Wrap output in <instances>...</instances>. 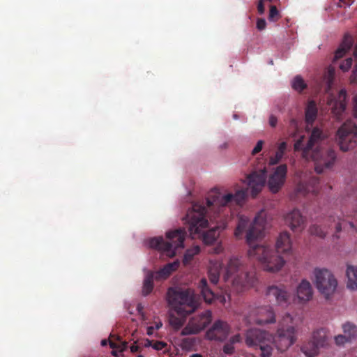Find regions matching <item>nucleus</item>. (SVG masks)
I'll use <instances>...</instances> for the list:
<instances>
[{"label": "nucleus", "instance_id": "obj_1", "mask_svg": "<svg viewBox=\"0 0 357 357\" xmlns=\"http://www.w3.org/2000/svg\"><path fill=\"white\" fill-rule=\"evenodd\" d=\"M248 189L242 188L237 190L235 194L229 193L222 195L220 192L213 190L206 198L207 208L199 204L192 205L183 218L185 224L188 225V229L192 238H202L205 244L213 243L219 236V227H213L207 231L208 222L206 218L207 211L213 212L218 216L234 202L241 205L248 195Z\"/></svg>", "mask_w": 357, "mask_h": 357}, {"label": "nucleus", "instance_id": "obj_2", "mask_svg": "<svg viewBox=\"0 0 357 357\" xmlns=\"http://www.w3.org/2000/svg\"><path fill=\"white\" fill-rule=\"evenodd\" d=\"M264 229L265 220L261 215H258L252 221L241 215L238 218L234 235L236 238L241 239L245 234L246 242L250 246L249 257L259 261L266 271L276 272L284 266L283 258L267 245H254L255 241L264 236Z\"/></svg>", "mask_w": 357, "mask_h": 357}, {"label": "nucleus", "instance_id": "obj_3", "mask_svg": "<svg viewBox=\"0 0 357 357\" xmlns=\"http://www.w3.org/2000/svg\"><path fill=\"white\" fill-rule=\"evenodd\" d=\"M328 137V133L318 127L312 128L309 139L305 143V137L301 136L294 144L296 151H301L302 156L307 160L315 162V171L318 174L334 165L337 155L331 149H323L320 145Z\"/></svg>", "mask_w": 357, "mask_h": 357}, {"label": "nucleus", "instance_id": "obj_4", "mask_svg": "<svg viewBox=\"0 0 357 357\" xmlns=\"http://www.w3.org/2000/svg\"><path fill=\"white\" fill-rule=\"evenodd\" d=\"M223 280L226 286L231 287L236 292L252 287L256 281L255 273L245 270L242 261L237 257H231L225 268Z\"/></svg>", "mask_w": 357, "mask_h": 357}, {"label": "nucleus", "instance_id": "obj_5", "mask_svg": "<svg viewBox=\"0 0 357 357\" xmlns=\"http://www.w3.org/2000/svg\"><path fill=\"white\" fill-rule=\"evenodd\" d=\"M186 236L185 229L179 228L167 232V241L162 236L151 238L149 246L161 251L169 257H173L176 255L177 249L183 248V243Z\"/></svg>", "mask_w": 357, "mask_h": 357}, {"label": "nucleus", "instance_id": "obj_6", "mask_svg": "<svg viewBox=\"0 0 357 357\" xmlns=\"http://www.w3.org/2000/svg\"><path fill=\"white\" fill-rule=\"evenodd\" d=\"M169 304L182 316L192 313L198 307L196 296L190 290H180L170 288L168 289Z\"/></svg>", "mask_w": 357, "mask_h": 357}, {"label": "nucleus", "instance_id": "obj_7", "mask_svg": "<svg viewBox=\"0 0 357 357\" xmlns=\"http://www.w3.org/2000/svg\"><path fill=\"white\" fill-rule=\"evenodd\" d=\"M273 336L266 331L258 328L248 329L245 334V342L247 347L254 349H260L261 357H271L272 355Z\"/></svg>", "mask_w": 357, "mask_h": 357}, {"label": "nucleus", "instance_id": "obj_8", "mask_svg": "<svg viewBox=\"0 0 357 357\" xmlns=\"http://www.w3.org/2000/svg\"><path fill=\"white\" fill-rule=\"evenodd\" d=\"M296 341V329L293 324V318L289 314H286L281 321L276 335L273 337L277 349L281 352L286 351Z\"/></svg>", "mask_w": 357, "mask_h": 357}, {"label": "nucleus", "instance_id": "obj_9", "mask_svg": "<svg viewBox=\"0 0 357 357\" xmlns=\"http://www.w3.org/2000/svg\"><path fill=\"white\" fill-rule=\"evenodd\" d=\"M357 126L351 121H347L337 130L336 142L342 151H348L356 145Z\"/></svg>", "mask_w": 357, "mask_h": 357}, {"label": "nucleus", "instance_id": "obj_10", "mask_svg": "<svg viewBox=\"0 0 357 357\" xmlns=\"http://www.w3.org/2000/svg\"><path fill=\"white\" fill-rule=\"evenodd\" d=\"M315 284L319 291L328 299L334 294L337 281L333 274L326 268H315Z\"/></svg>", "mask_w": 357, "mask_h": 357}, {"label": "nucleus", "instance_id": "obj_11", "mask_svg": "<svg viewBox=\"0 0 357 357\" xmlns=\"http://www.w3.org/2000/svg\"><path fill=\"white\" fill-rule=\"evenodd\" d=\"M328 342L326 330L317 329L313 332L311 340L302 346L301 351L308 357H314L318 354L319 349L327 347Z\"/></svg>", "mask_w": 357, "mask_h": 357}, {"label": "nucleus", "instance_id": "obj_12", "mask_svg": "<svg viewBox=\"0 0 357 357\" xmlns=\"http://www.w3.org/2000/svg\"><path fill=\"white\" fill-rule=\"evenodd\" d=\"M353 42L352 37L349 34H345L342 42L335 51L333 59V65L328 66L324 77V79L327 84L328 89L332 86L335 78V70L333 66L336 65L337 61L342 58L351 49Z\"/></svg>", "mask_w": 357, "mask_h": 357}, {"label": "nucleus", "instance_id": "obj_13", "mask_svg": "<svg viewBox=\"0 0 357 357\" xmlns=\"http://www.w3.org/2000/svg\"><path fill=\"white\" fill-rule=\"evenodd\" d=\"M246 319L248 323L259 325L275 322V315L272 307L270 305L251 309Z\"/></svg>", "mask_w": 357, "mask_h": 357}, {"label": "nucleus", "instance_id": "obj_14", "mask_svg": "<svg viewBox=\"0 0 357 357\" xmlns=\"http://www.w3.org/2000/svg\"><path fill=\"white\" fill-rule=\"evenodd\" d=\"M212 314L209 310L192 317L185 327L182 330L183 335L197 334L204 330L211 321Z\"/></svg>", "mask_w": 357, "mask_h": 357}, {"label": "nucleus", "instance_id": "obj_15", "mask_svg": "<svg viewBox=\"0 0 357 357\" xmlns=\"http://www.w3.org/2000/svg\"><path fill=\"white\" fill-rule=\"evenodd\" d=\"M266 296L271 301L280 306H287L291 303V295L283 284L268 287Z\"/></svg>", "mask_w": 357, "mask_h": 357}, {"label": "nucleus", "instance_id": "obj_16", "mask_svg": "<svg viewBox=\"0 0 357 357\" xmlns=\"http://www.w3.org/2000/svg\"><path fill=\"white\" fill-rule=\"evenodd\" d=\"M327 104L331 113L337 119H340L346 109L347 92L345 89H341L337 96L329 95Z\"/></svg>", "mask_w": 357, "mask_h": 357}, {"label": "nucleus", "instance_id": "obj_17", "mask_svg": "<svg viewBox=\"0 0 357 357\" xmlns=\"http://www.w3.org/2000/svg\"><path fill=\"white\" fill-rule=\"evenodd\" d=\"M287 174V165L282 164L275 168L273 173L269 175L268 187L273 193H277L284 184Z\"/></svg>", "mask_w": 357, "mask_h": 357}, {"label": "nucleus", "instance_id": "obj_18", "mask_svg": "<svg viewBox=\"0 0 357 357\" xmlns=\"http://www.w3.org/2000/svg\"><path fill=\"white\" fill-rule=\"evenodd\" d=\"M230 327L228 324L222 320L215 321L211 328L206 332V337L211 340L223 341L228 336Z\"/></svg>", "mask_w": 357, "mask_h": 357}, {"label": "nucleus", "instance_id": "obj_19", "mask_svg": "<svg viewBox=\"0 0 357 357\" xmlns=\"http://www.w3.org/2000/svg\"><path fill=\"white\" fill-rule=\"evenodd\" d=\"M266 170L259 172H254L247 176V184L251 190L252 197H256L264 186L266 181Z\"/></svg>", "mask_w": 357, "mask_h": 357}, {"label": "nucleus", "instance_id": "obj_20", "mask_svg": "<svg viewBox=\"0 0 357 357\" xmlns=\"http://www.w3.org/2000/svg\"><path fill=\"white\" fill-rule=\"evenodd\" d=\"M285 222L294 231H301L305 227V218L298 209L289 213L285 217Z\"/></svg>", "mask_w": 357, "mask_h": 357}, {"label": "nucleus", "instance_id": "obj_21", "mask_svg": "<svg viewBox=\"0 0 357 357\" xmlns=\"http://www.w3.org/2000/svg\"><path fill=\"white\" fill-rule=\"evenodd\" d=\"M319 181L318 178L312 176L307 183L300 182L297 186V191L303 195L308 193L317 195L319 192Z\"/></svg>", "mask_w": 357, "mask_h": 357}, {"label": "nucleus", "instance_id": "obj_22", "mask_svg": "<svg viewBox=\"0 0 357 357\" xmlns=\"http://www.w3.org/2000/svg\"><path fill=\"white\" fill-rule=\"evenodd\" d=\"M276 252L289 254L291 251V241L287 232L280 233L275 243Z\"/></svg>", "mask_w": 357, "mask_h": 357}, {"label": "nucleus", "instance_id": "obj_23", "mask_svg": "<svg viewBox=\"0 0 357 357\" xmlns=\"http://www.w3.org/2000/svg\"><path fill=\"white\" fill-rule=\"evenodd\" d=\"M296 295L300 302L305 303L312 299L313 291L310 282L303 280L297 287Z\"/></svg>", "mask_w": 357, "mask_h": 357}, {"label": "nucleus", "instance_id": "obj_24", "mask_svg": "<svg viewBox=\"0 0 357 357\" xmlns=\"http://www.w3.org/2000/svg\"><path fill=\"white\" fill-rule=\"evenodd\" d=\"M222 268V264L218 260H211L210 261V266L208 270V275L210 280V282L213 284H217L219 278L220 271Z\"/></svg>", "mask_w": 357, "mask_h": 357}, {"label": "nucleus", "instance_id": "obj_25", "mask_svg": "<svg viewBox=\"0 0 357 357\" xmlns=\"http://www.w3.org/2000/svg\"><path fill=\"white\" fill-rule=\"evenodd\" d=\"M198 287L200 289L201 295L206 303H212V302L217 298V296L208 287L206 278H202L199 281Z\"/></svg>", "mask_w": 357, "mask_h": 357}, {"label": "nucleus", "instance_id": "obj_26", "mask_svg": "<svg viewBox=\"0 0 357 357\" xmlns=\"http://www.w3.org/2000/svg\"><path fill=\"white\" fill-rule=\"evenodd\" d=\"M317 107L315 101L310 100L308 102L305 108V121L309 126H312L314 121L317 116Z\"/></svg>", "mask_w": 357, "mask_h": 357}, {"label": "nucleus", "instance_id": "obj_27", "mask_svg": "<svg viewBox=\"0 0 357 357\" xmlns=\"http://www.w3.org/2000/svg\"><path fill=\"white\" fill-rule=\"evenodd\" d=\"M347 276L348 278L347 287L352 290L357 289V266H347Z\"/></svg>", "mask_w": 357, "mask_h": 357}, {"label": "nucleus", "instance_id": "obj_28", "mask_svg": "<svg viewBox=\"0 0 357 357\" xmlns=\"http://www.w3.org/2000/svg\"><path fill=\"white\" fill-rule=\"evenodd\" d=\"M287 142H282L279 144L278 150L275 152V154L270 158V165H274L279 163L281 161L287 150Z\"/></svg>", "mask_w": 357, "mask_h": 357}, {"label": "nucleus", "instance_id": "obj_29", "mask_svg": "<svg viewBox=\"0 0 357 357\" xmlns=\"http://www.w3.org/2000/svg\"><path fill=\"white\" fill-rule=\"evenodd\" d=\"M178 266L177 262L167 264L157 273L156 278H167L174 271L176 270Z\"/></svg>", "mask_w": 357, "mask_h": 357}, {"label": "nucleus", "instance_id": "obj_30", "mask_svg": "<svg viewBox=\"0 0 357 357\" xmlns=\"http://www.w3.org/2000/svg\"><path fill=\"white\" fill-rule=\"evenodd\" d=\"M153 274L149 273L144 278L142 286V295L144 296H148L153 289Z\"/></svg>", "mask_w": 357, "mask_h": 357}, {"label": "nucleus", "instance_id": "obj_31", "mask_svg": "<svg viewBox=\"0 0 357 357\" xmlns=\"http://www.w3.org/2000/svg\"><path fill=\"white\" fill-rule=\"evenodd\" d=\"M343 331L349 340L354 338L357 334V327L351 323H346L342 326Z\"/></svg>", "mask_w": 357, "mask_h": 357}, {"label": "nucleus", "instance_id": "obj_32", "mask_svg": "<svg viewBox=\"0 0 357 357\" xmlns=\"http://www.w3.org/2000/svg\"><path fill=\"white\" fill-rule=\"evenodd\" d=\"M307 86L306 84L304 82V80L301 78V76H296L292 82V88L298 91L299 92L302 91Z\"/></svg>", "mask_w": 357, "mask_h": 357}, {"label": "nucleus", "instance_id": "obj_33", "mask_svg": "<svg viewBox=\"0 0 357 357\" xmlns=\"http://www.w3.org/2000/svg\"><path fill=\"white\" fill-rule=\"evenodd\" d=\"M310 233L312 235L317 236L319 238H324L326 235V231H324L321 227L317 225H312L309 229Z\"/></svg>", "mask_w": 357, "mask_h": 357}, {"label": "nucleus", "instance_id": "obj_34", "mask_svg": "<svg viewBox=\"0 0 357 357\" xmlns=\"http://www.w3.org/2000/svg\"><path fill=\"white\" fill-rule=\"evenodd\" d=\"M280 17V15L275 6H271L268 15V20L272 22L278 21Z\"/></svg>", "mask_w": 357, "mask_h": 357}, {"label": "nucleus", "instance_id": "obj_35", "mask_svg": "<svg viewBox=\"0 0 357 357\" xmlns=\"http://www.w3.org/2000/svg\"><path fill=\"white\" fill-rule=\"evenodd\" d=\"M200 252L199 246H195L192 249L187 250L186 253L184 255V260L189 261L193 258V257L197 255Z\"/></svg>", "mask_w": 357, "mask_h": 357}, {"label": "nucleus", "instance_id": "obj_36", "mask_svg": "<svg viewBox=\"0 0 357 357\" xmlns=\"http://www.w3.org/2000/svg\"><path fill=\"white\" fill-rule=\"evenodd\" d=\"M169 321L170 324L176 329L180 328L183 324V321L176 317H171Z\"/></svg>", "mask_w": 357, "mask_h": 357}, {"label": "nucleus", "instance_id": "obj_37", "mask_svg": "<svg viewBox=\"0 0 357 357\" xmlns=\"http://www.w3.org/2000/svg\"><path fill=\"white\" fill-rule=\"evenodd\" d=\"M352 64V59L351 57H349L346 59L343 62L340 63L339 67L340 68L345 72L347 71L351 66Z\"/></svg>", "mask_w": 357, "mask_h": 357}, {"label": "nucleus", "instance_id": "obj_38", "mask_svg": "<svg viewBox=\"0 0 357 357\" xmlns=\"http://www.w3.org/2000/svg\"><path fill=\"white\" fill-rule=\"evenodd\" d=\"M167 347V344L163 341H154L153 349L157 351H161Z\"/></svg>", "mask_w": 357, "mask_h": 357}, {"label": "nucleus", "instance_id": "obj_39", "mask_svg": "<svg viewBox=\"0 0 357 357\" xmlns=\"http://www.w3.org/2000/svg\"><path fill=\"white\" fill-rule=\"evenodd\" d=\"M350 340H349L346 335H339L335 337V342L337 345H342L344 343H345L346 342H348Z\"/></svg>", "mask_w": 357, "mask_h": 357}, {"label": "nucleus", "instance_id": "obj_40", "mask_svg": "<svg viewBox=\"0 0 357 357\" xmlns=\"http://www.w3.org/2000/svg\"><path fill=\"white\" fill-rule=\"evenodd\" d=\"M223 351L225 354L231 355L234 352V344L231 342H228L225 344L223 347Z\"/></svg>", "mask_w": 357, "mask_h": 357}, {"label": "nucleus", "instance_id": "obj_41", "mask_svg": "<svg viewBox=\"0 0 357 357\" xmlns=\"http://www.w3.org/2000/svg\"><path fill=\"white\" fill-rule=\"evenodd\" d=\"M194 344V341L191 338H184L182 340L181 346L183 348L188 349L191 347Z\"/></svg>", "mask_w": 357, "mask_h": 357}, {"label": "nucleus", "instance_id": "obj_42", "mask_svg": "<svg viewBox=\"0 0 357 357\" xmlns=\"http://www.w3.org/2000/svg\"><path fill=\"white\" fill-rule=\"evenodd\" d=\"M126 347V343H122V347L114 349L112 351V354L116 357H119L120 354L124 351Z\"/></svg>", "mask_w": 357, "mask_h": 357}, {"label": "nucleus", "instance_id": "obj_43", "mask_svg": "<svg viewBox=\"0 0 357 357\" xmlns=\"http://www.w3.org/2000/svg\"><path fill=\"white\" fill-rule=\"evenodd\" d=\"M263 144H264V142L262 140L258 141L256 146L252 151V154L255 155V154L259 153L262 149Z\"/></svg>", "mask_w": 357, "mask_h": 357}, {"label": "nucleus", "instance_id": "obj_44", "mask_svg": "<svg viewBox=\"0 0 357 357\" xmlns=\"http://www.w3.org/2000/svg\"><path fill=\"white\" fill-rule=\"evenodd\" d=\"M266 22L264 19L260 18L257 21V28L259 31L264 30L266 28Z\"/></svg>", "mask_w": 357, "mask_h": 357}, {"label": "nucleus", "instance_id": "obj_45", "mask_svg": "<svg viewBox=\"0 0 357 357\" xmlns=\"http://www.w3.org/2000/svg\"><path fill=\"white\" fill-rule=\"evenodd\" d=\"M241 335L240 334H236L234 336H232L230 340H229V342H231V344H235V343H238V342H241Z\"/></svg>", "mask_w": 357, "mask_h": 357}, {"label": "nucleus", "instance_id": "obj_46", "mask_svg": "<svg viewBox=\"0 0 357 357\" xmlns=\"http://www.w3.org/2000/svg\"><path fill=\"white\" fill-rule=\"evenodd\" d=\"M340 6H349L354 3V0H340Z\"/></svg>", "mask_w": 357, "mask_h": 357}, {"label": "nucleus", "instance_id": "obj_47", "mask_svg": "<svg viewBox=\"0 0 357 357\" xmlns=\"http://www.w3.org/2000/svg\"><path fill=\"white\" fill-rule=\"evenodd\" d=\"M278 119L275 116L271 115L269 118V124L271 127H275L277 124Z\"/></svg>", "mask_w": 357, "mask_h": 357}, {"label": "nucleus", "instance_id": "obj_48", "mask_svg": "<svg viewBox=\"0 0 357 357\" xmlns=\"http://www.w3.org/2000/svg\"><path fill=\"white\" fill-rule=\"evenodd\" d=\"M109 344L110 347L112 348L113 349L122 347V344L121 345H119L118 344H116V342H114L112 340H109Z\"/></svg>", "mask_w": 357, "mask_h": 357}, {"label": "nucleus", "instance_id": "obj_49", "mask_svg": "<svg viewBox=\"0 0 357 357\" xmlns=\"http://www.w3.org/2000/svg\"><path fill=\"white\" fill-rule=\"evenodd\" d=\"M154 330H155V328L153 326H150L147 327V329H146L147 335H152L153 334Z\"/></svg>", "mask_w": 357, "mask_h": 357}, {"label": "nucleus", "instance_id": "obj_50", "mask_svg": "<svg viewBox=\"0 0 357 357\" xmlns=\"http://www.w3.org/2000/svg\"><path fill=\"white\" fill-rule=\"evenodd\" d=\"M139 350V347L138 345H136V344H132L131 347H130V351L132 353H136Z\"/></svg>", "mask_w": 357, "mask_h": 357}, {"label": "nucleus", "instance_id": "obj_51", "mask_svg": "<svg viewBox=\"0 0 357 357\" xmlns=\"http://www.w3.org/2000/svg\"><path fill=\"white\" fill-rule=\"evenodd\" d=\"M153 342H154L153 340H150L149 339H146L145 341V343H144V346L146 347H151L153 348Z\"/></svg>", "mask_w": 357, "mask_h": 357}, {"label": "nucleus", "instance_id": "obj_52", "mask_svg": "<svg viewBox=\"0 0 357 357\" xmlns=\"http://www.w3.org/2000/svg\"><path fill=\"white\" fill-rule=\"evenodd\" d=\"M354 112L356 116L357 117V95L354 98Z\"/></svg>", "mask_w": 357, "mask_h": 357}, {"label": "nucleus", "instance_id": "obj_53", "mask_svg": "<svg viewBox=\"0 0 357 357\" xmlns=\"http://www.w3.org/2000/svg\"><path fill=\"white\" fill-rule=\"evenodd\" d=\"M335 229H336V232L337 233H339V232H340L342 231V226H341V223L340 222H338L336 225Z\"/></svg>", "mask_w": 357, "mask_h": 357}, {"label": "nucleus", "instance_id": "obj_54", "mask_svg": "<svg viewBox=\"0 0 357 357\" xmlns=\"http://www.w3.org/2000/svg\"><path fill=\"white\" fill-rule=\"evenodd\" d=\"M162 322L159 321V322L155 323V326H154L155 329L158 330V329L162 327Z\"/></svg>", "mask_w": 357, "mask_h": 357}, {"label": "nucleus", "instance_id": "obj_55", "mask_svg": "<svg viewBox=\"0 0 357 357\" xmlns=\"http://www.w3.org/2000/svg\"><path fill=\"white\" fill-rule=\"evenodd\" d=\"M108 341L107 340H102L101 341V345L102 346H106L107 344Z\"/></svg>", "mask_w": 357, "mask_h": 357}, {"label": "nucleus", "instance_id": "obj_56", "mask_svg": "<svg viewBox=\"0 0 357 357\" xmlns=\"http://www.w3.org/2000/svg\"><path fill=\"white\" fill-rule=\"evenodd\" d=\"M291 123L294 124V125H296V121L294 120H292L291 121Z\"/></svg>", "mask_w": 357, "mask_h": 357}, {"label": "nucleus", "instance_id": "obj_57", "mask_svg": "<svg viewBox=\"0 0 357 357\" xmlns=\"http://www.w3.org/2000/svg\"><path fill=\"white\" fill-rule=\"evenodd\" d=\"M225 301V298H222L221 299V302H222V303H224Z\"/></svg>", "mask_w": 357, "mask_h": 357}]
</instances>
